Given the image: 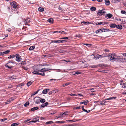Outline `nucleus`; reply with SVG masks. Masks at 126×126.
I'll use <instances>...</instances> for the list:
<instances>
[{"instance_id":"f257e3e1","label":"nucleus","mask_w":126,"mask_h":126,"mask_svg":"<svg viewBox=\"0 0 126 126\" xmlns=\"http://www.w3.org/2000/svg\"><path fill=\"white\" fill-rule=\"evenodd\" d=\"M42 65L41 64H40L35 65L33 66L32 68L34 70V71L32 72V73L36 75L40 72H46L51 70V69L49 68H45L42 69Z\"/></svg>"},{"instance_id":"f03ea898","label":"nucleus","mask_w":126,"mask_h":126,"mask_svg":"<svg viewBox=\"0 0 126 126\" xmlns=\"http://www.w3.org/2000/svg\"><path fill=\"white\" fill-rule=\"evenodd\" d=\"M109 60L111 62H114L115 61H118V60L123 59L124 58L122 56H117L115 53L110 54L107 55ZM125 59V58H124Z\"/></svg>"},{"instance_id":"7ed1b4c3","label":"nucleus","mask_w":126,"mask_h":126,"mask_svg":"<svg viewBox=\"0 0 126 126\" xmlns=\"http://www.w3.org/2000/svg\"><path fill=\"white\" fill-rule=\"evenodd\" d=\"M14 63L12 61H8V62L6 63V64H5V66L7 67V68L8 69H11L13 68V66H9V65H8V64H9V63Z\"/></svg>"},{"instance_id":"20e7f679","label":"nucleus","mask_w":126,"mask_h":126,"mask_svg":"<svg viewBox=\"0 0 126 126\" xmlns=\"http://www.w3.org/2000/svg\"><path fill=\"white\" fill-rule=\"evenodd\" d=\"M106 13V12L105 11L99 10L98 11L97 14L98 15L101 16L104 15Z\"/></svg>"},{"instance_id":"39448f33","label":"nucleus","mask_w":126,"mask_h":126,"mask_svg":"<svg viewBox=\"0 0 126 126\" xmlns=\"http://www.w3.org/2000/svg\"><path fill=\"white\" fill-rule=\"evenodd\" d=\"M96 56L97 58L98 59L99 58L101 59L102 58L107 57V55L106 54H104L101 55H99V54H97V55Z\"/></svg>"},{"instance_id":"423d86ee","label":"nucleus","mask_w":126,"mask_h":126,"mask_svg":"<svg viewBox=\"0 0 126 126\" xmlns=\"http://www.w3.org/2000/svg\"><path fill=\"white\" fill-rule=\"evenodd\" d=\"M16 61L18 62H20L21 60V57L18 54H16Z\"/></svg>"},{"instance_id":"0eeeda50","label":"nucleus","mask_w":126,"mask_h":126,"mask_svg":"<svg viewBox=\"0 0 126 126\" xmlns=\"http://www.w3.org/2000/svg\"><path fill=\"white\" fill-rule=\"evenodd\" d=\"M39 120V117H36L35 118L33 119V120L30 121L29 122H33L35 123L37 122Z\"/></svg>"},{"instance_id":"6e6552de","label":"nucleus","mask_w":126,"mask_h":126,"mask_svg":"<svg viewBox=\"0 0 126 126\" xmlns=\"http://www.w3.org/2000/svg\"><path fill=\"white\" fill-rule=\"evenodd\" d=\"M65 41L64 40L52 41H51V43H63Z\"/></svg>"},{"instance_id":"1a4fd4ad","label":"nucleus","mask_w":126,"mask_h":126,"mask_svg":"<svg viewBox=\"0 0 126 126\" xmlns=\"http://www.w3.org/2000/svg\"><path fill=\"white\" fill-rule=\"evenodd\" d=\"M112 16V14L109 13L106 14L105 16V17L108 19H110Z\"/></svg>"},{"instance_id":"9d476101","label":"nucleus","mask_w":126,"mask_h":126,"mask_svg":"<svg viewBox=\"0 0 126 126\" xmlns=\"http://www.w3.org/2000/svg\"><path fill=\"white\" fill-rule=\"evenodd\" d=\"M10 52V51L9 50H6L3 52H0V56H3L4 54H7Z\"/></svg>"},{"instance_id":"9b49d317","label":"nucleus","mask_w":126,"mask_h":126,"mask_svg":"<svg viewBox=\"0 0 126 126\" xmlns=\"http://www.w3.org/2000/svg\"><path fill=\"white\" fill-rule=\"evenodd\" d=\"M49 90V89H44L42 91V93L43 94H45L47 93V92H48Z\"/></svg>"},{"instance_id":"f8f14e48","label":"nucleus","mask_w":126,"mask_h":126,"mask_svg":"<svg viewBox=\"0 0 126 126\" xmlns=\"http://www.w3.org/2000/svg\"><path fill=\"white\" fill-rule=\"evenodd\" d=\"M68 113V112L67 111H66L63 113L62 114L61 113L60 115H62V117H65V115H67Z\"/></svg>"},{"instance_id":"ddd939ff","label":"nucleus","mask_w":126,"mask_h":126,"mask_svg":"<svg viewBox=\"0 0 126 126\" xmlns=\"http://www.w3.org/2000/svg\"><path fill=\"white\" fill-rule=\"evenodd\" d=\"M116 27L117 28L120 30L122 29V26L120 25H117L116 26Z\"/></svg>"},{"instance_id":"4468645a","label":"nucleus","mask_w":126,"mask_h":126,"mask_svg":"<svg viewBox=\"0 0 126 126\" xmlns=\"http://www.w3.org/2000/svg\"><path fill=\"white\" fill-rule=\"evenodd\" d=\"M48 103L47 102H46L44 104H43L42 105H40L41 107H44L47 106L48 104Z\"/></svg>"},{"instance_id":"2eb2a0df","label":"nucleus","mask_w":126,"mask_h":126,"mask_svg":"<svg viewBox=\"0 0 126 126\" xmlns=\"http://www.w3.org/2000/svg\"><path fill=\"white\" fill-rule=\"evenodd\" d=\"M39 109L38 107H34L33 108L31 109V110L32 111H34L35 110H37Z\"/></svg>"},{"instance_id":"dca6fc26","label":"nucleus","mask_w":126,"mask_h":126,"mask_svg":"<svg viewBox=\"0 0 126 126\" xmlns=\"http://www.w3.org/2000/svg\"><path fill=\"white\" fill-rule=\"evenodd\" d=\"M116 97H109L108 98L106 99H105V100H112V99H115Z\"/></svg>"},{"instance_id":"f3484780","label":"nucleus","mask_w":126,"mask_h":126,"mask_svg":"<svg viewBox=\"0 0 126 126\" xmlns=\"http://www.w3.org/2000/svg\"><path fill=\"white\" fill-rule=\"evenodd\" d=\"M16 56V55H12L8 57V58L9 59H11L12 58H14Z\"/></svg>"},{"instance_id":"a211bd4d","label":"nucleus","mask_w":126,"mask_h":126,"mask_svg":"<svg viewBox=\"0 0 126 126\" xmlns=\"http://www.w3.org/2000/svg\"><path fill=\"white\" fill-rule=\"evenodd\" d=\"M88 102V100H87L86 101H84V102H81L80 103V104H84L85 105H86L88 103V102Z\"/></svg>"},{"instance_id":"6ab92c4d","label":"nucleus","mask_w":126,"mask_h":126,"mask_svg":"<svg viewBox=\"0 0 126 126\" xmlns=\"http://www.w3.org/2000/svg\"><path fill=\"white\" fill-rule=\"evenodd\" d=\"M19 124L18 123H13L11 125V126H17Z\"/></svg>"},{"instance_id":"aec40b11","label":"nucleus","mask_w":126,"mask_h":126,"mask_svg":"<svg viewBox=\"0 0 126 126\" xmlns=\"http://www.w3.org/2000/svg\"><path fill=\"white\" fill-rule=\"evenodd\" d=\"M39 97L35 101V103L37 104H38L40 103V99H39Z\"/></svg>"},{"instance_id":"412c9836","label":"nucleus","mask_w":126,"mask_h":126,"mask_svg":"<svg viewBox=\"0 0 126 126\" xmlns=\"http://www.w3.org/2000/svg\"><path fill=\"white\" fill-rule=\"evenodd\" d=\"M53 20L52 18H50L47 21L51 23H53Z\"/></svg>"},{"instance_id":"4be33fe9","label":"nucleus","mask_w":126,"mask_h":126,"mask_svg":"<svg viewBox=\"0 0 126 126\" xmlns=\"http://www.w3.org/2000/svg\"><path fill=\"white\" fill-rule=\"evenodd\" d=\"M116 26L115 24H112L110 25V27L111 28H115L116 27Z\"/></svg>"},{"instance_id":"5701e85b","label":"nucleus","mask_w":126,"mask_h":126,"mask_svg":"<svg viewBox=\"0 0 126 126\" xmlns=\"http://www.w3.org/2000/svg\"><path fill=\"white\" fill-rule=\"evenodd\" d=\"M90 10L92 11H94L96 10V8L95 7H92L90 8Z\"/></svg>"},{"instance_id":"b1692460","label":"nucleus","mask_w":126,"mask_h":126,"mask_svg":"<svg viewBox=\"0 0 126 126\" xmlns=\"http://www.w3.org/2000/svg\"><path fill=\"white\" fill-rule=\"evenodd\" d=\"M38 10L39 11L42 12L44 11V10L43 8L40 7L38 8Z\"/></svg>"},{"instance_id":"393cba45","label":"nucleus","mask_w":126,"mask_h":126,"mask_svg":"<svg viewBox=\"0 0 126 126\" xmlns=\"http://www.w3.org/2000/svg\"><path fill=\"white\" fill-rule=\"evenodd\" d=\"M71 83V82H67L66 83H65L64 84H63V87H65L70 84Z\"/></svg>"},{"instance_id":"a878e982","label":"nucleus","mask_w":126,"mask_h":126,"mask_svg":"<svg viewBox=\"0 0 126 126\" xmlns=\"http://www.w3.org/2000/svg\"><path fill=\"white\" fill-rule=\"evenodd\" d=\"M35 48V47L34 46H32L29 48V50H33Z\"/></svg>"},{"instance_id":"bb28decb","label":"nucleus","mask_w":126,"mask_h":126,"mask_svg":"<svg viewBox=\"0 0 126 126\" xmlns=\"http://www.w3.org/2000/svg\"><path fill=\"white\" fill-rule=\"evenodd\" d=\"M30 20L29 18H27L24 20V22L25 23H28L30 22Z\"/></svg>"},{"instance_id":"cd10ccee","label":"nucleus","mask_w":126,"mask_h":126,"mask_svg":"<svg viewBox=\"0 0 126 126\" xmlns=\"http://www.w3.org/2000/svg\"><path fill=\"white\" fill-rule=\"evenodd\" d=\"M16 78V77L15 76H14V75H13L11 77H9V79H15Z\"/></svg>"},{"instance_id":"c85d7f7f","label":"nucleus","mask_w":126,"mask_h":126,"mask_svg":"<svg viewBox=\"0 0 126 126\" xmlns=\"http://www.w3.org/2000/svg\"><path fill=\"white\" fill-rule=\"evenodd\" d=\"M26 64V61H23L21 63V65H23L24 64Z\"/></svg>"},{"instance_id":"c756f323","label":"nucleus","mask_w":126,"mask_h":126,"mask_svg":"<svg viewBox=\"0 0 126 126\" xmlns=\"http://www.w3.org/2000/svg\"><path fill=\"white\" fill-rule=\"evenodd\" d=\"M53 123V122L52 121H50L48 122H47L46 123V124H48L52 123Z\"/></svg>"},{"instance_id":"7c9ffc66","label":"nucleus","mask_w":126,"mask_h":126,"mask_svg":"<svg viewBox=\"0 0 126 126\" xmlns=\"http://www.w3.org/2000/svg\"><path fill=\"white\" fill-rule=\"evenodd\" d=\"M29 102H27L25 104L24 106L25 107H27L29 105Z\"/></svg>"},{"instance_id":"2f4dec72","label":"nucleus","mask_w":126,"mask_h":126,"mask_svg":"<svg viewBox=\"0 0 126 126\" xmlns=\"http://www.w3.org/2000/svg\"><path fill=\"white\" fill-rule=\"evenodd\" d=\"M32 82L30 81L27 83V85L28 86H29L32 84Z\"/></svg>"},{"instance_id":"473e14b6","label":"nucleus","mask_w":126,"mask_h":126,"mask_svg":"<svg viewBox=\"0 0 126 126\" xmlns=\"http://www.w3.org/2000/svg\"><path fill=\"white\" fill-rule=\"evenodd\" d=\"M45 102V100L44 99H42L40 100V102L42 103H43Z\"/></svg>"},{"instance_id":"72a5a7b5","label":"nucleus","mask_w":126,"mask_h":126,"mask_svg":"<svg viewBox=\"0 0 126 126\" xmlns=\"http://www.w3.org/2000/svg\"><path fill=\"white\" fill-rule=\"evenodd\" d=\"M105 4L106 5H109L110 4V2L109 0L106 1Z\"/></svg>"},{"instance_id":"f704fd0d","label":"nucleus","mask_w":126,"mask_h":126,"mask_svg":"<svg viewBox=\"0 0 126 126\" xmlns=\"http://www.w3.org/2000/svg\"><path fill=\"white\" fill-rule=\"evenodd\" d=\"M7 118H4V119H0V121L1 122H3L7 120Z\"/></svg>"},{"instance_id":"c9c22d12","label":"nucleus","mask_w":126,"mask_h":126,"mask_svg":"<svg viewBox=\"0 0 126 126\" xmlns=\"http://www.w3.org/2000/svg\"><path fill=\"white\" fill-rule=\"evenodd\" d=\"M37 75H40L42 76H44L45 75V73L44 72H43L42 73H38Z\"/></svg>"},{"instance_id":"e433bc0d","label":"nucleus","mask_w":126,"mask_h":126,"mask_svg":"<svg viewBox=\"0 0 126 126\" xmlns=\"http://www.w3.org/2000/svg\"><path fill=\"white\" fill-rule=\"evenodd\" d=\"M98 67V65H93L91 66V67L92 68H97Z\"/></svg>"},{"instance_id":"4c0bfd02","label":"nucleus","mask_w":126,"mask_h":126,"mask_svg":"<svg viewBox=\"0 0 126 126\" xmlns=\"http://www.w3.org/2000/svg\"><path fill=\"white\" fill-rule=\"evenodd\" d=\"M81 23H83L84 24H89V22H85V21H83L81 22Z\"/></svg>"},{"instance_id":"58836bf2","label":"nucleus","mask_w":126,"mask_h":126,"mask_svg":"<svg viewBox=\"0 0 126 126\" xmlns=\"http://www.w3.org/2000/svg\"><path fill=\"white\" fill-rule=\"evenodd\" d=\"M120 56H122V57L124 58H125V59H122V60H125V58H124L123 57V56H125L126 57V53H124L122 54V55H121Z\"/></svg>"},{"instance_id":"ea45409f","label":"nucleus","mask_w":126,"mask_h":126,"mask_svg":"<svg viewBox=\"0 0 126 126\" xmlns=\"http://www.w3.org/2000/svg\"><path fill=\"white\" fill-rule=\"evenodd\" d=\"M122 88H126V84L124 83L122 85Z\"/></svg>"},{"instance_id":"a19ab883","label":"nucleus","mask_w":126,"mask_h":126,"mask_svg":"<svg viewBox=\"0 0 126 126\" xmlns=\"http://www.w3.org/2000/svg\"><path fill=\"white\" fill-rule=\"evenodd\" d=\"M16 2L15 1H13L10 3V5L13 6L14 4L16 3Z\"/></svg>"},{"instance_id":"79ce46f5","label":"nucleus","mask_w":126,"mask_h":126,"mask_svg":"<svg viewBox=\"0 0 126 126\" xmlns=\"http://www.w3.org/2000/svg\"><path fill=\"white\" fill-rule=\"evenodd\" d=\"M38 91H37L35 92H34V93H33V94H32L31 96H33L35 94H37L38 93Z\"/></svg>"},{"instance_id":"37998d69","label":"nucleus","mask_w":126,"mask_h":126,"mask_svg":"<svg viewBox=\"0 0 126 126\" xmlns=\"http://www.w3.org/2000/svg\"><path fill=\"white\" fill-rule=\"evenodd\" d=\"M100 33H101L104 32V28L100 29Z\"/></svg>"},{"instance_id":"c03bdc74","label":"nucleus","mask_w":126,"mask_h":126,"mask_svg":"<svg viewBox=\"0 0 126 126\" xmlns=\"http://www.w3.org/2000/svg\"><path fill=\"white\" fill-rule=\"evenodd\" d=\"M56 123H65V122L63 121H58L56 122Z\"/></svg>"},{"instance_id":"a18cd8bd","label":"nucleus","mask_w":126,"mask_h":126,"mask_svg":"<svg viewBox=\"0 0 126 126\" xmlns=\"http://www.w3.org/2000/svg\"><path fill=\"white\" fill-rule=\"evenodd\" d=\"M104 23V22H98L97 24H96V25H100L101 24H103V23Z\"/></svg>"},{"instance_id":"49530a36","label":"nucleus","mask_w":126,"mask_h":126,"mask_svg":"<svg viewBox=\"0 0 126 126\" xmlns=\"http://www.w3.org/2000/svg\"><path fill=\"white\" fill-rule=\"evenodd\" d=\"M66 121L69 122H75V121H74V119L71 120H66Z\"/></svg>"},{"instance_id":"de8ad7c7","label":"nucleus","mask_w":126,"mask_h":126,"mask_svg":"<svg viewBox=\"0 0 126 126\" xmlns=\"http://www.w3.org/2000/svg\"><path fill=\"white\" fill-rule=\"evenodd\" d=\"M50 64H47L45 63V64H41L42 65V66H49V65H50Z\"/></svg>"},{"instance_id":"09e8293b","label":"nucleus","mask_w":126,"mask_h":126,"mask_svg":"<svg viewBox=\"0 0 126 126\" xmlns=\"http://www.w3.org/2000/svg\"><path fill=\"white\" fill-rule=\"evenodd\" d=\"M121 13L123 14H124L126 13V12L125 11L123 10L121 11Z\"/></svg>"},{"instance_id":"8fccbe9b","label":"nucleus","mask_w":126,"mask_h":126,"mask_svg":"<svg viewBox=\"0 0 126 126\" xmlns=\"http://www.w3.org/2000/svg\"><path fill=\"white\" fill-rule=\"evenodd\" d=\"M81 108L80 107H75L73 109L74 110H77L78 109H79Z\"/></svg>"},{"instance_id":"3c124183","label":"nucleus","mask_w":126,"mask_h":126,"mask_svg":"<svg viewBox=\"0 0 126 126\" xmlns=\"http://www.w3.org/2000/svg\"><path fill=\"white\" fill-rule=\"evenodd\" d=\"M106 31H111L110 30L108 29H104V32H105Z\"/></svg>"},{"instance_id":"603ef678","label":"nucleus","mask_w":126,"mask_h":126,"mask_svg":"<svg viewBox=\"0 0 126 126\" xmlns=\"http://www.w3.org/2000/svg\"><path fill=\"white\" fill-rule=\"evenodd\" d=\"M88 90H91V92H95L94 91V89L93 88L90 89H89Z\"/></svg>"},{"instance_id":"864d4df0","label":"nucleus","mask_w":126,"mask_h":126,"mask_svg":"<svg viewBox=\"0 0 126 126\" xmlns=\"http://www.w3.org/2000/svg\"><path fill=\"white\" fill-rule=\"evenodd\" d=\"M100 29H99L95 31V32L96 33H100Z\"/></svg>"},{"instance_id":"5fc2aeb1","label":"nucleus","mask_w":126,"mask_h":126,"mask_svg":"<svg viewBox=\"0 0 126 126\" xmlns=\"http://www.w3.org/2000/svg\"><path fill=\"white\" fill-rule=\"evenodd\" d=\"M68 38L67 37H62V38H59V39H68Z\"/></svg>"},{"instance_id":"6e6d98bb","label":"nucleus","mask_w":126,"mask_h":126,"mask_svg":"<svg viewBox=\"0 0 126 126\" xmlns=\"http://www.w3.org/2000/svg\"><path fill=\"white\" fill-rule=\"evenodd\" d=\"M22 68L26 70H27L28 69V68H27L24 66L22 67Z\"/></svg>"},{"instance_id":"4d7b16f0","label":"nucleus","mask_w":126,"mask_h":126,"mask_svg":"<svg viewBox=\"0 0 126 126\" xmlns=\"http://www.w3.org/2000/svg\"><path fill=\"white\" fill-rule=\"evenodd\" d=\"M57 71L59 72H63L64 71V70H60V69H57Z\"/></svg>"},{"instance_id":"13d9d810","label":"nucleus","mask_w":126,"mask_h":126,"mask_svg":"<svg viewBox=\"0 0 126 126\" xmlns=\"http://www.w3.org/2000/svg\"><path fill=\"white\" fill-rule=\"evenodd\" d=\"M84 112H86L87 113H89L90 112V110H86L85 109L84 110Z\"/></svg>"},{"instance_id":"bf43d9fd","label":"nucleus","mask_w":126,"mask_h":126,"mask_svg":"<svg viewBox=\"0 0 126 126\" xmlns=\"http://www.w3.org/2000/svg\"><path fill=\"white\" fill-rule=\"evenodd\" d=\"M13 100V99H12L11 98H10L7 100V101L8 102H10L12 101V100Z\"/></svg>"},{"instance_id":"052dcab7","label":"nucleus","mask_w":126,"mask_h":126,"mask_svg":"<svg viewBox=\"0 0 126 126\" xmlns=\"http://www.w3.org/2000/svg\"><path fill=\"white\" fill-rule=\"evenodd\" d=\"M61 32V31H54V32H53V33H56V32Z\"/></svg>"},{"instance_id":"680f3d73","label":"nucleus","mask_w":126,"mask_h":126,"mask_svg":"<svg viewBox=\"0 0 126 126\" xmlns=\"http://www.w3.org/2000/svg\"><path fill=\"white\" fill-rule=\"evenodd\" d=\"M13 8L16 9V5L15 4H14L13 6Z\"/></svg>"},{"instance_id":"e2e57ef3","label":"nucleus","mask_w":126,"mask_h":126,"mask_svg":"<svg viewBox=\"0 0 126 126\" xmlns=\"http://www.w3.org/2000/svg\"><path fill=\"white\" fill-rule=\"evenodd\" d=\"M120 84L121 85H122L123 84V80H121L120 82Z\"/></svg>"},{"instance_id":"0e129e2a","label":"nucleus","mask_w":126,"mask_h":126,"mask_svg":"<svg viewBox=\"0 0 126 126\" xmlns=\"http://www.w3.org/2000/svg\"><path fill=\"white\" fill-rule=\"evenodd\" d=\"M60 33L62 34H66V32H65L64 31H61V32Z\"/></svg>"},{"instance_id":"69168bd1","label":"nucleus","mask_w":126,"mask_h":126,"mask_svg":"<svg viewBox=\"0 0 126 126\" xmlns=\"http://www.w3.org/2000/svg\"><path fill=\"white\" fill-rule=\"evenodd\" d=\"M76 74L78 75V74H81V72H79L77 71L76 72Z\"/></svg>"},{"instance_id":"338daca9","label":"nucleus","mask_w":126,"mask_h":126,"mask_svg":"<svg viewBox=\"0 0 126 126\" xmlns=\"http://www.w3.org/2000/svg\"><path fill=\"white\" fill-rule=\"evenodd\" d=\"M70 95L71 96H76V95L75 94H70Z\"/></svg>"},{"instance_id":"774afa93","label":"nucleus","mask_w":126,"mask_h":126,"mask_svg":"<svg viewBox=\"0 0 126 126\" xmlns=\"http://www.w3.org/2000/svg\"><path fill=\"white\" fill-rule=\"evenodd\" d=\"M58 9L60 10V11H62V8L59 7L58 8Z\"/></svg>"}]
</instances>
